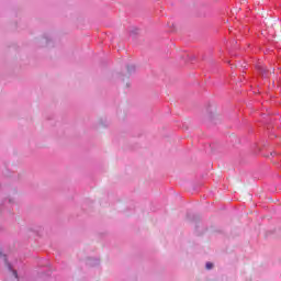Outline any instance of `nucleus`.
Listing matches in <instances>:
<instances>
[{"label":"nucleus","mask_w":281,"mask_h":281,"mask_svg":"<svg viewBox=\"0 0 281 281\" xmlns=\"http://www.w3.org/2000/svg\"><path fill=\"white\" fill-rule=\"evenodd\" d=\"M259 71H267V68L265 66H258Z\"/></svg>","instance_id":"obj_2"},{"label":"nucleus","mask_w":281,"mask_h":281,"mask_svg":"<svg viewBox=\"0 0 281 281\" xmlns=\"http://www.w3.org/2000/svg\"><path fill=\"white\" fill-rule=\"evenodd\" d=\"M13 276L14 278H19V274L16 273V271H13Z\"/></svg>","instance_id":"obj_3"},{"label":"nucleus","mask_w":281,"mask_h":281,"mask_svg":"<svg viewBox=\"0 0 281 281\" xmlns=\"http://www.w3.org/2000/svg\"><path fill=\"white\" fill-rule=\"evenodd\" d=\"M213 267H214V263L206 262V266H205L206 269H213Z\"/></svg>","instance_id":"obj_1"}]
</instances>
